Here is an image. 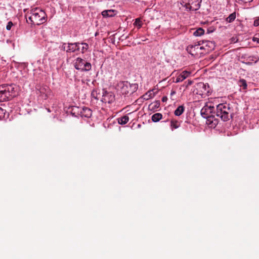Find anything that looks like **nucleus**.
Segmentation results:
<instances>
[{
  "label": "nucleus",
  "mask_w": 259,
  "mask_h": 259,
  "mask_svg": "<svg viewBox=\"0 0 259 259\" xmlns=\"http://www.w3.org/2000/svg\"><path fill=\"white\" fill-rule=\"evenodd\" d=\"M26 21L28 23L39 25L46 22L47 16L45 12L39 8H34L26 16Z\"/></svg>",
  "instance_id": "1"
},
{
  "label": "nucleus",
  "mask_w": 259,
  "mask_h": 259,
  "mask_svg": "<svg viewBox=\"0 0 259 259\" xmlns=\"http://www.w3.org/2000/svg\"><path fill=\"white\" fill-rule=\"evenodd\" d=\"M15 88L13 84H3L0 85V102L10 100L16 96Z\"/></svg>",
  "instance_id": "2"
},
{
  "label": "nucleus",
  "mask_w": 259,
  "mask_h": 259,
  "mask_svg": "<svg viewBox=\"0 0 259 259\" xmlns=\"http://www.w3.org/2000/svg\"><path fill=\"white\" fill-rule=\"evenodd\" d=\"M118 87L122 95L128 96L137 90L138 85L137 83L131 84L127 81H122L118 83Z\"/></svg>",
  "instance_id": "3"
},
{
  "label": "nucleus",
  "mask_w": 259,
  "mask_h": 259,
  "mask_svg": "<svg viewBox=\"0 0 259 259\" xmlns=\"http://www.w3.org/2000/svg\"><path fill=\"white\" fill-rule=\"evenodd\" d=\"M210 90L208 84H205L203 82H199L196 84V89L194 91L197 94L201 95L203 98H205L210 94Z\"/></svg>",
  "instance_id": "4"
},
{
  "label": "nucleus",
  "mask_w": 259,
  "mask_h": 259,
  "mask_svg": "<svg viewBox=\"0 0 259 259\" xmlns=\"http://www.w3.org/2000/svg\"><path fill=\"white\" fill-rule=\"evenodd\" d=\"M206 119L205 122L211 127H214L218 123V120L213 114H201Z\"/></svg>",
  "instance_id": "5"
},
{
  "label": "nucleus",
  "mask_w": 259,
  "mask_h": 259,
  "mask_svg": "<svg viewBox=\"0 0 259 259\" xmlns=\"http://www.w3.org/2000/svg\"><path fill=\"white\" fill-rule=\"evenodd\" d=\"M200 41L198 44H195L194 45H189L188 46L187 50L189 54H190L192 56H197L199 54H201L202 52H200L201 48Z\"/></svg>",
  "instance_id": "6"
},
{
  "label": "nucleus",
  "mask_w": 259,
  "mask_h": 259,
  "mask_svg": "<svg viewBox=\"0 0 259 259\" xmlns=\"http://www.w3.org/2000/svg\"><path fill=\"white\" fill-rule=\"evenodd\" d=\"M115 100V97L112 92L103 91L101 101L105 103H111Z\"/></svg>",
  "instance_id": "7"
},
{
  "label": "nucleus",
  "mask_w": 259,
  "mask_h": 259,
  "mask_svg": "<svg viewBox=\"0 0 259 259\" xmlns=\"http://www.w3.org/2000/svg\"><path fill=\"white\" fill-rule=\"evenodd\" d=\"M63 48L67 52H74L76 51H79V46L76 43L64 44Z\"/></svg>",
  "instance_id": "8"
},
{
  "label": "nucleus",
  "mask_w": 259,
  "mask_h": 259,
  "mask_svg": "<svg viewBox=\"0 0 259 259\" xmlns=\"http://www.w3.org/2000/svg\"><path fill=\"white\" fill-rule=\"evenodd\" d=\"M190 74V72L185 70L180 73L174 81L176 83L181 82L189 77Z\"/></svg>",
  "instance_id": "9"
},
{
  "label": "nucleus",
  "mask_w": 259,
  "mask_h": 259,
  "mask_svg": "<svg viewBox=\"0 0 259 259\" xmlns=\"http://www.w3.org/2000/svg\"><path fill=\"white\" fill-rule=\"evenodd\" d=\"M201 0H190V4L191 7H190V9L192 11H196L198 10L201 6Z\"/></svg>",
  "instance_id": "10"
},
{
  "label": "nucleus",
  "mask_w": 259,
  "mask_h": 259,
  "mask_svg": "<svg viewBox=\"0 0 259 259\" xmlns=\"http://www.w3.org/2000/svg\"><path fill=\"white\" fill-rule=\"evenodd\" d=\"M214 108L211 105H205L201 110L200 113H212Z\"/></svg>",
  "instance_id": "11"
},
{
  "label": "nucleus",
  "mask_w": 259,
  "mask_h": 259,
  "mask_svg": "<svg viewBox=\"0 0 259 259\" xmlns=\"http://www.w3.org/2000/svg\"><path fill=\"white\" fill-rule=\"evenodd\" d=\"M117 12L114 10H104L102 12V15L104 17H111L116 15Z\"/></svg>",
  "instance_id": "12"
},
{
  "label": "nucleus",
  "mask_w": 259,
  "mask_h": 259,
  "mask_svg": "<svg viewBox=\"0 0 259 259\" xmlns=\"http://www.w3.org/2000/svg\"><path fill=\"white\" fill-rule=\"evenodd\" d=\"M160 106V102L158 101H156L153 103H151L150 104H149L148 106V109L151 110L153 111V112L156 111L157 109Z\"/></svg>",
  "instance_id": "13"
},
{
  "label": "nucleus",
  "mask_w": 259,
  "mask_h": 259,
  "mask_svg": "<svg viewBox=\"0 0 259 259\" xmlns=\"http://www.w3.org/2000/svg\"><path fill=\"white\" fill-rule=\"evenodd\" d=\"M226 106L223 104L218 105L217 107V113H228L225 110Z\"/></svg>",
  "instance_id": "14"
},
{
  "label": "nucleus",
  "mask_w": 259,
  "mask_h": 259,
  "mask_svg": "<svg viewBox=\"0 0 259 259\" xmlns=\"http://www.w3.org/2000/svg\"><path fill=\"white\" fill-rule=\"evenodd\" d=\"M154 96V93H153V90L149 91L144 95H143L142 98L145 100H148L149 99L153 97Z\"/></svg>",
  "instance_id": "15"
},
{
  "label": "nucleus",
  "mask_w": 259,
  "mask_h": 259,
  "mask_svg": "<svg viewBox=\"0 0 259 259\" xmlns=\"http://www.w3.org/2000/svg\"><path fill=\"white\" fill-rule=\"evenodd\" d=\"M217 117H220L222 120L224 121H226L230 119V117L232 118V114H230V116H229V114H216Z\"/></svg>",
  "instance_id": "16"
},
{
  "label": "nucleus",
  "mask_w": 259,
  "mask_h": 259,
  "mask_svg": "<svg viewBox=\"0 0 259 259\" xmlns=\"http://www.w3.org/2000/svg\"><path fill=\"white\" fill-rule=\"evenodd\" d=\"M128 117L125 115L121 118H118V123L120 124H124L126 123L128 121Z\"/></svg>",
  "instance_id": "17"
},
{
  "label": "nucleus",
  "mask_w": 259,
  "mask_h": 259,
  "mask_svg": "<svg viewBox=\"0 0 259 259\" xmlns=\"http://www.w3.org/2000/svg\"><path fill=\"white\" fill-rule=\"evenodd\" d=\"M236 18V13L231 14L227 18L226 21L229 23L232 22Z\"/></svg>",
  "instance_id": "18"
},
{
  "label": "nucleus",
  "mask_w": 259,
  "mask_h": 259,
  "mask_svg": "<svg viewBox=\"0 0 259 259\" xmlns=\"http://www.w3.org/2000/svg\"><path fill=\"white\" fill-rule=\"evenodd\" d=\"M239 84L240 87L243 88V89L245 90L247 89V84L246 81L244 79H240L239 80Z\"/></svg>",
  "instance_id": "19"
},
{
  "label": "nucleus",
  "mask_w": 259,
  "mask_h": 259,
  "mask_svg": "<svg viewBox=\"0 0 259 259\" xmlns=\"http://www.w3.org/2000/svg\"><path fill=\"white\" fill-rule=\"evenodd\" d=\"M151 118L153 121L157 122L162 118V114H153Z\"/></svg>",
  "instance_id": "20"
},
{
  "label": "nucleus",
  "mask_w": 259,
  "mask_h": 259,
  "mask_svg": "<svg viewBox=\"0 0 259 259\" xmlns=\"http://www.w3.org/2000/svg\"><path fill=\"white\" fill-rule=\"evenodd\" d=\"M132 107L131 106H127L125 108H123L120 111L123 112H130L129 113L132 114L136 111V110H132Z\"/></svg>",
  "instance_id": "21"
},
{
  "label": "nucleus",
  "mask_w": 259,
  "mask_h": 259,
  "mask_svg": "<svg viewBox=\"0 0 259 259\" xmlns=\"http://www.w3.org/2000/svg\"><path fill=\"white\" fill-rule=\"evenodd\" d=\"M204 30L201 28H199L194 32V35L198 36L202 35V34H204Z\"/></svg>",
  "instance_id": "22"
},
{
  "label": "nucleus",
  "mask_w": 259,
  "mask_h": 259,
  "mask_svg": "<svg viewBox=\"0 0 259 259\" xmlns=\"http://www.w3.org/2000/svg\"><path fill=\"white\" fill-rule=\"evenodd\" d=\"M81 63V58L78 57L76 59L75 62H74V67L77 70H79L80 69V64Z\"/></svg>",
  "instance_id": "23"
},
{
  "label": "nucleus",
  "mask_w": 259,
  "mask_h": 259,
  "mask_svg": "<svg viewBox=\"0 0 259 259\" xmlns=\"http://www.w3.org/2000/svg\"><path fill=\"white\" fill-rule=\"evenodd\" d=\"M181 5L186 8V10L189 11H192L191 9H190V7H191L190 2V1L188 3H185L184 2H183V3H181Z\"/></svg>",
  "instance_id": "24"
},
{
  "label": "nucleus",
  "mask_w": 259,
  "mask_h": 259,
  "mask_svg": "<svg viewBox=\"0 0 259 259\" xmlns=\"http://www.w3.org/2000/svg\"><path fill=\"white\" fill-rule=\"evenodd\" d=\"M184 111V107L183 105L179 106L175 111L174 113H183Z\"/></svg>",
  "instance_id": "25"
},
{
  "label": "nucleus",
  "mask_w": 259,
  "mask_h": 259,
  "mask_svg": "<svg viewBox=\"0 0 259 259\" xmlns=\"http://www.w3.org/2000/svg\"><path fill=\"white\" fill-rule=\"evenodd\" d=\"M91 69V64L90 63L86 62L84 65L83 68H82V70L89 71Z\"/></svg>",
  "instance_id": "26"
},
{
  "label": "nucleus",
  "mask_w": 259,
  "mask_h": 259,
  "mask_svg": "<svg viewBox=\"0 0 259 259\" xmlns=\"http://www.w3.org/2000/svg\"><path fill=\"white\" fill-rule=\"evenodd\" d=\"M91 95L93 98L97 100H98L100 98V94H98L97 91H93L92 92Z\"/></svg>",
  "instance_id": "27"
},
{
  "label": "nucleus",
  "mask_w": 259,
  "mask_h": 259,
  "mask_svg": "<svg viewBox=\"0 0 259 259\" xmlns=\"http://www.w3.org/2000/svg\"><path fill=\"white\" fill-rule=\"evenodd\" d=\"M171 126L175 128L179 127V124L178 121L172 120L171 121Z\"/></svg>",
  "instance_id": "28"
},
{
  "label": "nucleus",
  "mask_w": 259,
  "mask_h": 259,
  "mask_svg": "<svg viewBox=\"0 0 259 259\" xmlns=\"http://www.w3.org/2000/svg\"><path fill=\"white\" fill-rule=\"evenodd\" d=\"M89 48V45L87 43L82 42V53H83L84 50H87Z\"/></svg>",
  "instance_id": "29"
},
{
  "label": "nucleus",
  "mask_w": 259,
  "mask_h": 259,
  "mask_svg": "<svg viewBox=\"0 0 259 259\" xmlns=\"http://www.w3.org/2000/svg\"><path fill=\"white\" fill-rule=\"evenodd\" d=\"M253 0H235L237 3L239 4L250 3Z\"/></svg>",
  "instance_id": "30"
},
{
  "label": "nucleus",
  "mask_w": 259,
  "mask_h": 259,
  "mask_svg": "<svg viewBox=\"0 0 259 259\" xmlns=\"http://www.w3.org/2000/svg\"><path fill=\"white\" fill-rule=\"evenodd\" d=\"M13 24L12 22H11V21L9 22L6 26L7 29L8 30H10L12 26H13Z\"/></svg>",
  "instance_id": "31"
},
{
  "label": "nucleus",
  "mask_w": 259,
  "mask_h": 259,
  "mask_svg": "<svg viewBox=\"0 0 259 259\" xmlns=\"http://www.w3.org/2000/svg\"><path fill=\"white\" fill-rule=\"evenodd\" d=\"M192 81L188 80V81H186L183 85H185L186 88H187L189 85H190L192 83Z\"/></svg>",
  "instance_id": "32"
},
{
  "label": "nucleus",
  "mask_w": 259,
  "mask_h": 259,
  "mask_svg": "<svg viewBox=\"0 0 259 259\" xmlns=\"http://www.w3.org/2000/svg\"><path fill=\"white\" fill-rule=\"evenodd\" d=\"M248 59L249 61H254L255 62H256L258 61V59L254 57H249Z\"/></svg>",
  "instance_id": "33"
},
{
  "label": "nucleus",
  "mask_w": 259,
  "mask_h": 259,
  "mask_svg": "<svg viewBox=\"0 0 259 259\" xmlns=\"http://www.w3.org/2000/svg\"><path fill=\"white\" fill-rule=\"evenodd\" d=\"M254 25L255 26H257L259 25V18L254 21Z\"/></svg>",
  "instance_id": "34"
},
{
  "label": "nucleus",
  "mask_w": 259,
  "mask_h": 259,
  "mask_svg": "<svg viewBox=\"0 0 259 259\" xmlns=\"http://www.w3.org/2000/svg\"><path fill=\"white\" fill-rule=\"evenodd\" d=\"M259 37L257 35H256V36L253 37V40L254 41H256L257 43H259Z\"/></svg>",
  "instance_id": "35"
},
{
  "label": "nucleus",
  "mask_w": 259,
  "mask_h": 259,
  "mask_svg": "<svg viewBox=\"0 0 259 259\" xmlns=\"http://www.w3.org/2000/svg\"><path fill=\"white\" fill-rule=\"evenodd\" d=\"M82 111L85 112L91 111L90 109L87 108V107H82Z\"/></svg>",
  "instance_id": "36"
},
{
  "label": "nucleus",
  "mask_w": 259,
  "mask_h": 259,
  "mask_svg": "<svg viewBox=\"0 0 259 259\" xmlns=\"http://www.w3.org/2000/svg\"><path fill=\"white\" fill-rule=\"evenodd\" d=\"M7 112L5 109H4L3 107H0V113H5Z\"/></svg>",
  "instance_id": "37"
},
{
  "label": "nucleus",
  "mask_w": 259,
  "mask_h": 259,
  "mask_svg": "<svg viewBox=\"0 0 259 259\" xmlns=\"http://www.w3.org/2000/svg\"><path fill=\"white\" fill-rule=\"evenodd\" d=\"M163 102H165L167 100V97L166 96H163L161 99Z\"/></svg>",
  "instance_id": "38"
},
{
  "label": "nucleus",
  "mask_w": 259,
  "mask_h": 259,
  "mask_svg": "<svg viewBox=\"0 0 259 259\" xmlns=\"http://www.w3.org/2000/svg\"><path fill=\"white\" fill-rule=\"evenodd\" d=\"M176 93V91L174 90H172L170 92V96L172 97L173 95H175Z\"/></svg>",
  "instance_id": "39"
},
{
  "label": "nucleus",
  "mask_w": 259,
  "mask_h": 259,
  "mask_svg": "<svg viewBox=\"0 0 259 259\" xmlns=\"http://www.w3.org/2000/svg\"><path fill=\"white\" fill-rule=\"evenodd\" d=\"M206 42L207 43L206 46H208V47H210L209 45H212V42H210V41H206Z\"/></svg>",
  "instance_id": "40"
},
{
  "label": "nucleus",
  "mask_w": 259,
  "mask_h": 259,
  "mask_svg": "<svg viewBox=\"0 0 259 259\" xmlns=\"http://www.w3.org/2000/svg\"><path fill=\"white\" fill-rule=\"evenodd\" d=\"M206 42L207 43L206 46H208V47H210L209 45H212V42H210V41H206Z\"/></svg>",
  "instance_id": "41"
},
{
  "label": "nucleus",
  "mask_w": 259,
  "mask_h": 259,
  "mask_svg": "<svg viewBox=\"0 0 259 259\" xmlns=\"http://www.w3.org/2000/svg\"><path fill=\"white\" fill-rule=\"evenodd\" d=\"M232 42H235L236 41H235V38H232Z\"/></svg>",
  "instance_id": "42"
},
{
  "label": "nucleus",
  "mask_w": 259,
  "mask_h": 259,
  "mask_svg": "<svg viewBox=\"0 0 259 259\" xmlns=\"http://www.w3.org/2000/svg\"><path fill=\"white\" fill-rule=\"evenodd\" d=\"M137 21H140V19L139 18L136 19V22H137Z\"/></svg>",
  "instance_id": "43"
},
{
  "label": "nucleus",
  "mask_w": 259,
  "mask_h": 259,
  "mask_svg": "<svg viewBox=\"0 0 259 259\" xmlns=\"http://www.w3.org/2000/svg\"><path fill=\"white\" fill-rule=\"evenodd\" d=\"M69 112H70V113H71V114H72V113H73V111H72V110H71L70 111H69Z\"/></svg>",
  "instance_id": "44"
},
{
  "label": "nucleus",
  "mask_w": 259,
  "mask_h": 259,
  "mask_svg": "<svg viewBox=\"0 0 259 259\" xmlns=\"http://www.w3.org/2000/svg\"><path fill=\"white\" fill-rule=\"evenodd\" d=\"M201 48V50L204 49L203 47H200Z\"/></svg>",
  "instance_id": "45"
},
{
  "label": "nucleus",
  "mask_w": 259,
  "mask_h": 259,
  "mask_svg": "<svg viewBox=\"0 0 259 259\" xmlns=\"http://www.w3.org/2000/svg\"><path fill=\"white\" fill-rule=\"evenodd\" d=\"M85 117H91V116H87V115H85Z\"/></svg>",
  "instance_id": "46"
},
{
  "label": "nucleus",
  "mask_w": 259,
  "mask_h": 259,
  "mask_svg": "<svg viewBox=\"0 0 259 259\" xmlns=\"http://www.w3.org/2000/svg\"><path fill=\"white\" fill-rule=\"evenodd\" d=\"M176 115H180L181 114H176Z\"/></svg>",
  "instance_id": "47"
}]
</instances>
